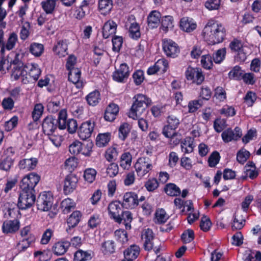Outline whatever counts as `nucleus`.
Instances as JSON below:
<instances>
[{
  "label": "nucleus",
  "mask_w": 261,
  "mask_h": 261,
  "mask_svg": "<svg viewBox=\"0 0 261 261\" xmlns=\"http://www.w3.org/2000/svg\"><path fill=\"white\" fill-rule=\"evenodd\" d=\"M40 180L37 173L31 172L25 175L21 180L20 191L18 197V205L22 209H28L35 203V188Z\"/></svg>",
  "instance_id": "1"
},
{
  "label": "nucleus",
  "mask_w": 261,
  "mask_h": 261,
  "mask_svg": "<svg viewBox=\"0 0 261 261\" xmlns=\"http://www.w3.org/2000/svg\"><path fill=\"white\" fill-rule=\"evenodd\" d=\"M202 35L209 45L222 43L226 38V29L221 23L214 19H210L204 26Z\"/></svg>",
  "instance_id": "2"
},
{
  "label": "nucleus",
  "mask_w": 261,
  "mask_h": 261,
  "mask_svg": "<svg viewBox=\"0 0 261 261\" xmlns=\"http://www.w3.org/2000/svg\"><path fill=\"white\" fill-rule=\"evenodd\" d=\"M135 99L128 116L134 120H137L145 111L146 108L152 103L151 99L143 94H137L134 96Z\"/></svg>",
  "instance_id": "3"
},
{
  "label": "nucleus",
  "mask_w": 261,
  "mask_h": 261,
  "mask_svg": "<svg viewBox=\"0 0 261 261\" xmlns=\"http://www.w3.org/2000/svg\"><path fill=\"white\" fill-rule=\"evenodd\" d=\"M65 115L64 110L60 111L58 118L53 115H48L45 117L41 123L42 132L46 136H49L53 135L57 128L60 129H65L64 122L63 124L61 123V117Z\"/></svg>",
  "instance_id": "4"
},
{
  "label": "nucleus",
  "mask_w": 261,
  "mask_h": 261,
  "mask_svg": "<svg viewBox=\"0 0 261 261\" xmlns=\"http://www.w3.org/2000/svg\"><path fill=\"white\" fill-rule=\"evenodd\" d=\"M228 48L230 52L234 54V59L237 62L244 63L245 61L247 59V54L241 40L234 38L230 42Z\"/></svg>",
  "instance_id": "5"
},
{
  "label": "nucleus",
  "mask_w": 261,
  "mask_h": 261,
  "mask_svg": "<svg viewBox=\"0 0 261 261\" xmlns=\"http://www.w3.org/2000/svg\"><path fill=\"white\" fill-rule=\"evenodd\" d=\"M185 77L188 81L192 84L200 85L205 79V76L202 69L198 67H192L189 66L185 71Z\"/></svg>",
  "instance_id": "6"
},
{
  "label": "nucleus",
  "mask_w": 261,
  "mask_h": 261,
  "mask_svg": "<svg viewBox=\"0 0 261 261\" xmlns=\"http://www.w3.org/2000/svg\"><path fill=\"white\" fill-rule=\"evenodd\" d=\"M53 201L54 197L51 193L43 192L39 195L36 200L37 208L40 211H49L52 207Z\"/></svg>",
  "instance_id": "7"
},
{
  "label": "nucleus",
  "mask_w": 261,
  "mask_h": 261,
  "mask_svg": "<svg viewBox=\"0 0 261 261\" xmlns=\"http://www.w3.org/2000/svg\"><path fill=\"white\" fill-rule=\"evenodd\" d=\"M167 123L162 130L164 136L165 137H171L176 135V129L180 123L179 118L174 115H170L167 118Z\"/></svg>",
  "instance_id": "8"
},
{
  "label": "nucleus",
  "mask_w": 261,
  "mask_h": 261,
  "mask_svg": "<svg viewBox=\"0 0 261 261\" xmlns=\"http://www.w3.org/2000/svg\"><path fill=\"white\" fill-rule=\"evenodd\" d=\"M134 167L138 176L141 177L145 176L152 169V165L151 160L147 156L139 158Z\"/></svg>",
  "instance_id": "9"
},
{
  "label": "nucleus",
  "mask_w": 261,
  "mask_h": 261,
  "mask_svg": "<svg viewBox=\"0 0 261 261\" xmlns=\"http://www.w3.org/2000/svg\"><path fill=\"white\" fill-rule=\"evenodd\" d=\"M162 47L164 54L167 57L175 58L180 53L178 45L171 39H166L163 41Z\"/></svg>",
  "instance_id": "10"
},
{
  "label": "nucleus",
  "mask_w": 261,
  "mask_h": 261,
  "mask_svg": "<svg viewBox=\"0 0 261 261\" xmlns=\"http://www.w3.org/2000/svg\"><path fill=\"white\" fill-rule=\"evenodd\" d=\"M95 123L94 121L89 120L83 122L77 129L79 138L83 140L89 138L93 132Z\"/></svg>",
  "instance_id": "11"
},
{
  "label": "nucleus",
  "mask_w": 261,
  "mask_h": 261,
  "mask_svg": "<svg viewBox=\"0 0 261 261\" xmlns=\"http://www.w3.org/2000/svg\"><path fill=\"white\" fill-rule=\"evenodd\" d=\"M122 203L119 200L111 202L108 207V212L110 218L115 222L121 221L120 215L122 212Z\"/></svg>",
  "instance_id": "12"
},
{
  "label": "nucleus",
  "mask_w": 261,
  "mask_h": 261,
  "mask_svg": "<svg viewBox=\"0 0 261 261\" xmlns=\"http://www.w3.org/2000/svg\"><path fill=\"white\" fill-rule=\"evenodd\" d=\"M79 179L76 174L70 173L67 175L63 181V192L65 195L72 193L76 188Z\"/></svg>",
  "instance_id": "13"
},
{
  "label": "nucleus",
  "mask_w": 261,
  "mask_h": 261,
  "mask_svg": "<svg viewBox=\"0 0 261 261\" xmlns=\"http://www.w3.org/2000/svg\"><path fill=\"white\" fill-rule=\"evenodd\" d=\"M155 235L150 228L144 229L141 233L143 247L145 251H150L153 248Z\"/></svg>",
  "instance_id": "14"
},
{
  "label": "nucleus",
  "mask_w": 261,
  "mask_h": 261,
  "mask_svg": "<svg viewBox=\"0 0 261 261\" xmlns=\"http://www.w3.org/2000/svg\"><path fill=\"white\" fill-rule=\"evenodd\" d=\"M259 170L256 168L255 164L252 161H248L243 168V174L240 177L242 180H246L248 178L253 180L257 177Z\"/></svg>",
  "instance_id": "15"
},
{
  "label": "nucleus",
  "mask_w": 261,
  "mask_h": 261,
  "mask_svg": "<svg viewBox=\"0 0 261 261\" xmlns=\"http://www.w3.org/2000/svg\"><path fill=\"white\" fill-rule=\"evenodd\" d=\"M124 208L134 209L138 205V194L134 192H127L124 194L121 202Z\"/></svg>",
  "instance_id": "16"
},
{
  "label": "nucleus",
  "mask_w": 261,
  "mask_h": 261,
  "mask_svg": "<svg viewBox=\"0 0 261 261\" xmlns=\"http://www.w3.org/2000/svg\"><path fill=\"white\" fill-rule=\"evenodd\" d=\"M129 76V67L125 63L120 64L119 68L113 73V80L118 83H124Z\"/></svg>",
  "instance_id": "17"
},
{
  "label": "nucleus",
  "mask_w": 261,
  "mask_h": 261,
  "mask_svg": "<svg viewBox=\"0 0 261 261\" xmlns=\"http://www.w3.org/2000/svg\"><path fill=\"white\" fill-rule=\"evenodd\" d=\"M82 217V213L80 211H73L67 218L66 223L67 226L66 231L68 233L72 232V230L79 224Z\"/></svg>",
  "instance_id": "18"
},
{
  "label": "nucleus",
  "mask_w": 261,
  "mask_h": 261,
  "mask_svg": "<svg viewBox=\"0 0 261 261\" xmlns=\"http://www.w3.org/2000/svg\"><path fill=\"white\" fill-rule=\"evenodd\" d=\"M119 112V107L118 105L111 102L106 107L103 118L109 122H113L117 118Z\"/></svg>",
  "instance_id": "19"
},
{
  "label": "nucleus",
  "mask_w": 261,
  "mask_h": 261,
  "mask_svg": "<svg viewBox=\"0 0 261 261\" xmlns=\"http://www.w3.org/2000/svg\"><path fill=\"white\" fill-rule=\"evenodd\" d=\"M4 212L5 216L7 217L8 215L9 217L16 219L18 215L19 214V210H25V209L21 208L18 205V202L17 204L13 202H6L3 204Z\"/></svg>",
  "instance_id": "20"
},
{
  "label": "nucleus",
  "mask_w": 261,
  "mask_h": 261,
  "mask_svg": "<svg viewBox=\"0 0 261 261\" xmlns=\"http://www.w3.org/2000/svg\"><path fill=\"white\" fill-rule=\"evenodd\" d=\"M68 81L74 84L78 89L84 87L83 82L81 80V71L78 68L68 70Z\"/></svg>",
  "instance_id": "21"
},
{
  "label": "nucleus",
  "mask_w": 261,
  "mask_h": 261,
  "mask_svg": "<svg viewBox=\"0 0 261 261\" xmlns=\"http://www.w3.org/2000/svg\"><path fill=\"white\" fill-rule=\"evenodd\" d=\"M20 228V222L17 219L6 220L3 222L2 231L4 233H14Z\"/></svg>",
  "instance_id": "22"
},
{
  "label": "nucleus",
  "mask_w": 261,
  "mask_h": 261,
  "mask_svg": "<svg viewBox=\"0 0 261 261\" xmlns=\"http://www.w3.org/2000/svg\"><path fill=\"white\" fill-rule=\"evenodd\" d=\"M36 237L33 234H30L27 238H23L16 244L15 249L18 253L24 252L31 245L35 243Z\"/></svg>",
  "instance_id": "23"
},
{
  "label": "nucleus",
  "mask_w": 261,
  "mask_h": 261,
  "mask_svg": "<svg viewBox=\"0 0 261 261\" xmlns=\"http://www.w3.org/2000/svg\"><path fill=\"white\" fill-rule=\"evenodd\" d=\"M161 13L157 10H152L147 18L148 27L150 29L157 28L161 22Z\"/></svg>",
  "instance_id": "24"
},
{
  "label": "nucleus",
  "mask_w": 261,
  "mask_h": 261,
  "mask_svg": "<svg viewBox=\"0 0 261 261\" xmlns=\"http://www.w3.org/2000/svg\"><path fill=\"white\" fill-rule=\"evenodd\" d=\"M179 27L183 31L190 33L196 29L197 24L193 18L184 17L180 20Z\"/></svg>",
  "instance_id": "25"
},
{
  "label": "nucleus",
  "mask_w": 261,
  "mask_h": 261,
  "mask_svg": "<svg viewBox=\"0 0 261 261\" xmlns=\"http://www.w3.org/2000/svg\"><path fill=\"white\" fill-rule=\"evenodd\" d=\"M140 248L136 245H130L124 251V259L123 261H134L138 257Z\"/></svg>",
  "instance_id": "26"
},
{
  "label": "nucleus",
  "mask_w": 261,
  "mask_h": 261,
  "mask_svg": "<svg viewBox=\"0 0 261 261\" xmlns=\"http://www.w3.org/2000/svg\"><path fill=\"white\" fill-rule=\"evenodd\" d=\"M117 24L112 20H109L106 21L102 27V36L104 38L107 39L110 36L115 34L117 31Z\"/></svg>",
  "instance_id": "27"
},
{
  "label": "nucleus",
  "mask_w": 261,
  "mask_h": 261,
  "mask_svg": "<svg viewBox=\"0 0 261 261\" xmlns=\"http://www.w3.org/2000/svg\"><path fill=\"white\" fill-rule=\"evenodd\" d=\"M25 67L27 71V75L30 76V79L37 81L41 73L39 65L35 63H28L25 65Z\"/></svg>",
  "instance_id": "28"
},
{
  "label": "nucleus",
  "mask_w": 261,
  "mask_h": 261,
  "mask_svg": "<svg viewBox=\"0 0 261 261\" xmlns=\"http://www.w3.org/2000/svg\"><path fill=\"white\" fill-rule=\"evenodd\" d=\"M65 112V115H63L61 117V123L63 124L64 122L65 129L67 128V131L70 134H73L77 130V123L76 120L74 119H67L66 112Z\"/></svg>",
  "instance_id": "29"
},
{
  "label": "nucleus",
  "mask_w": 261,
  "mask_h": 261,
  "mask_svg": "<svg viewBox=\"0 0 261 261\" xmlns=\"http://www.w3.org/2000/svg\"><path fill=\"white\" fill-rule=\"evenodd\" d=\"M37 163L38 160L36 158L24 159L19 161L18 166L21 170L31 171L36 168Z\"/></svg>",
  "instance_id": "30"
},
{
  "label": "nucleus",
  "mask_w": 261,
  "mask_h": 261,
  "mask_svg": "<svg viewBox=\"0 0 261 261\" xmlns=\"http://www.w3.org/2000/svg\"><path fill=\"white\" fill-rule=\"evenodd\" d=\"M89 0H83L80 5L76 8L74 13V17L81 20L84 18L86 15V12L89 9Z\"/></svg>",
  "instance_id": "31"
},
{
  "label": "nucleus",
  "mask_w": 261,
  "mask_h": 261,
  "mask_svg": "<svg viewBox=\"0 0 261 261\" xmlns=\"http://www.w3.org/2000/svg\"><path fill=\"white\" fill-rule=\"evenodd\" d=\"M68 241H61L56 243L53 247V251L57 255L64 254L69 247Z\"/></svg>",
  "instance_id": "32"
},
{
  "label": "nucleus",
  "mask_w": 261,
  "mask_h": 261,
  "mask_svg": "<svg viewBox=\"0 0 261 261\" xmlns=\"http://www.w3.org/2000/svg\"><path fill=\"white\" fill-rule=\"evenodd\" d=\"M121 221L117 222L118 224L123 223L125 225V228L127 230H129L132 228L131 223L133 220V214L129 211H122L120 215Z\"/></svg>",
  "instance_id": "33"
},
{
  "label": "nucleus",
  "mask_w": 261,
  "mask_h": 261,
  "mask_svg": "<svg viewBox=\"0 0 261 261\" xmlns=\"http://www.w3.org/2000/svg\"><path fill=\"white\" fill-rule=\"evenodd\" d=\"M67 49L68 46L66 42L61 40L54 46L53 50L59 57H64L68 54Z\"/></svg>",
  "instance_id": "34"
},
{
  "label": "nucleus",
  "mask_w": 261,
  "mask_h": 261,
  "mask_svg": "<svg viewBox=\"0 0 261 261\" xmlns=\"http://www.w3.org/2000/svg\"><path fill=\"white\" fill-rule=\"evenodd\" d=\"M181 148L185 153H190L193 151L194 145V139L190 136L186 137L181 141Z\"/></svg>",
  "instance_id": "35"
},
{
  "label": "nucleus",
  "mask_w": 261,
  "mask_h": 261,
  "mask_svg": "<svg viewBox=\"0 0 261 261\" xmlns=\"http://www.w3.org/2000/svg\"><path fill=\"white\" fill-rule=\"evenodd\" d=\"M85 98L89 106H96L101 100L100 93L98 90H95L90 92Z\"/></svg>",
  "instance_id": "36"
},
{
  "label": "nucleus",
  "mask_w": 261,
  "mask_h": 261,
  "mask_svg": "<svg viewBox=\"0 0 261 261\" xmlns=\"http://www.w3.org/2000/svg\"><path fill=\"white\" fill-rule=\"evenodd\" d=\"M164 191L167 195L172 197H176L181 194V190L179 187L175 184L172 182L167 184L165 186Z\"/></svg>",
  "instance_id": "37"
},
{
  "label": "nucleus",
  "mask_w": 261,
  "mask_h": 261,
  "mask_svg": "<svg viewBox=\"0 0 261 261\" xmlns=\"http://www.w3.org/2000/svg\"><path fill=\"white\" fill-rule=\"evenodd\" d=\"M129 37L135 40H138L141 37L140 26L137 22L130 23L128 28Z\"/></svg>",
  "instance_id": "38"
},
{
  "label": "nucleus",
  "mask_w": 261,
  "mask_h": 261,
  "mask_svg": "<svg viewBox=\"0 0 261 261\" xmlns=\"http://www.w3.org/2000/svg\"><path fill=\"white\" fill-rule=\"evenodd\" d=\"M111 139V133H101L97 135L96 138V145L98 147L106 146Z\"/></svg>",
  "instance_id": "39"
},
{
  "label": "nucleus",
  "mask_w": 261,
  "mask_h": 261,
  "mask_svg": "<svg viewBox=\"0 0 261 261\" xmlns=\"http://www.w3.org/2000/svg\"><path fill=\"white\" fill-rule=\"evenodd\" d=\"M161 28L162 30L167 32L169 29H172L174 27V19L171 15L164 16L161 18Z\"/></svg>",
  "instance_id": "40"
},
{
  "label": "nucleus",
  "mask_w": 261,
  "mask_h": 261,
  "mask_svg": "<svg viewBox=\"0 0 261 261\" xmlns=\"http://www.w3.org/2000/svg\"><path fill=\"white\" fill-rule=\"evenodd\" d=\"M76 204L73 200L67 198L64 199L61 203L60 208L64 214L70 213L75 207Z\"/></svg>",
  "instance_id": "41"
},
{
  "label": "nucleus",
  "mask_w": 261,
  "mask_h": 261,
  "mask_svg": "<svg viewBox=\"0 0 261 261\" xmlns=\"http://www.w3.org/2000/svg\"><path fill=\"white\" fill-rule=\"evenodd\" d=\"M92 258L91 253L89 251L79 249L74 254L73 261H90Z\"/></svg>",
  "instance_id": "42"
},
{
  "label": "nucleus",
  "mask_w": 261,
  "mask_h": 261,
  "mask_svg": "<svg viewBox=\"0 0 261 261\" xmlns=\"http://www.w3.org/2000/svg\"><path fill=\"white\" fill-rule=\"evenodd\" d=\"M27 75V71L25 66L13 67L11 73V78L17 81L20 77H23Z\"/></svg>",
  "instance_id": "43"
},
{
  "label": "nucleus",
  "mask_w": 261,
  "mask_h": 261,
  "mask_svg": "<svg viewBox=\"0 0 261 261\" xmlns=\"http://www.w3.org/2000/svg\"><path fill=\"white\" fill-rule=\"evenodd\" d=\"M132 155L129 152H125L122 154L120 160V166L124 170L128 169L131 166Z\"/></svg>",
  "instance_id": "44"
},
{
  "label": "nucleus",
  "mask_w": 261,
  "mask_h": 261,
  "mask_svg": "<svg viewBox=\"0 0 261 261\" xmlns=\"http://www.w3.org/2000/svg\"><path fill=\"white\" fill-rule=\"evenodd\" d=\"M12 158L4 157L0 159V170L9 172L14 165Z\"/></svg>",
  "instance_id": "45"
},
{
  "label": "nucleus",
  "mask_w": 261,
  "mask_h": 261,
  "mask_svg": "<svg viewBox=\"0 0 261 261\" xmlns=\"http://www.w3.org/2000/svg\"><path fill=\"white\" fill-rule=\"evenodd\" d=\"M98 8L101 14L109 13L113 8L112 0H98Z\"/></svg>",
  "instance_id": "46"
},
{
  "label": "nucleus",
  "mask_w": 261,
  "mask_h": 261,
  "mask_svg": "<svg viewBox=\"0 0 261 261\" xmlns=\"http://www.w3.org/2000/svg\"><path fill=\"white\" fill-rule=\"evenodd\" d=\"M101 250L103 254L106 255L114 253L115 251V242L112 240L105 241L102 244Z\"/></svg>",
  "instance_id": "47"
},
{
  "label": "nucleus",
  "mask_w": 261,
  "mask_h": 261,
  "mask_svg": "<svg viewBox=\"0 0 261 261\" xmlns=\"http://www.w3.org/2000/svg\"><path fill=\"white\" fill-rule=\"evenodd\" d=\"M56 0H46L42 1L40 5L46 14H52L55 9Z\"/></svg>",
  "instance_id": "48"
},
{
  "label": "nucleus",
  "mask_w": 261,
  "mask_h": 261,
  "mask_svg": "<svg viewBox=\"0 0 261 261\" xmlns=\"http://www.w3.org/2000/svg\"><path fill=\"white\" fill-rule=\"evenodd\" d=\"M155 217L153 219L156 224H162L165 223L168 219L165 211L163 208L156 210L155 213Z\"/></svg>",
  "instance_id": "49"
},
{
  "label": "nucleus",
  "mask_w": 261,
  "mask_h": 261,
  "mask_svg": "<svg viewBox=\"0 0 261 261\" xmlns=\"http://www.w3.org/2000/svg\"><path fill=\"white\" fill-rule=\"evenodd\" d=\"M44 106L41 103L35 105L32 112V117L35 122H38L44 112Z\"/></svg>",
  "instance_id": "50"
},
{
  "label": "nucleus",
  "mask_w": 261,
  "mask_h": 261,
  "mask_svg": "<svg viewBox=\"0 0 261 261\" xmlns=\"http://www.w3.org/2000/svg\"><path fill=\"white\" fill-rule=\"evenodd\" d=\"M226 48L225 47L218 49L213 54V60L216 64H221L225 59Z\"/></svg>",
  "instance_id": "51"
},
{
  "label": "nucleus",
  "mask_w": 261,
  "mask_h": 261,
  "mask_svg": "<svg viewBox=\"0 0 261 261\" xmlns=\"http://www.w3.org/2000/svg\"><path fill=\"white\" fill-rule=\"evenodd\" d=\"M114 237L115 240L122 244L127 242L128 234L126 231L123 229H118L114 232Z\"/></svg>",
  "instance_id": "52"
},
{
  "label": "nucleus",
  "mask_w": 261,
  "mask_h": 261,
  "mask_svg": "<svg viewBox=\"0 0 261 261\" xmlns=\"http://www.w3.org/2000/svg\"><path fill=\"white\" fill-rule=\"evenodd\" d=\"M44 46L39 43L33 42L29 47L30 52L35 57H40L44 51Z\"/></svg>",
  "instance_id": "53"
},
{
  "label": "nucleus",
  "mask_w": 261,
  "mask_h": 261,
  "mask_svg": "<svg viewBox=\"0 0 261 261\" xmlns=\"http://www.w3.org/2000/svg\"><path fill=\"white\" fill-rule=\"evenodd\" d=\"M129 126V124L126 122L120 125L118 129V137L121 140L124 141L127 137L130 132Z\"/></svg>",
  "instance_id": "54"
},
{
  "label": "nucleus",
  "mask_w": 261,
  "mask_h": 261,
  "mask_svg": "<svg viewBox=\"0 0 261 261\" xmlns=\"http://www.w3.org/2000/svg\"><path fill=\"white\" fill-rule=\"evenodd\" d=\"M101 223L100 215L97 214H94L90 216L88 220L87 224L90 229L97 228Z\"/></svg>",
  "instance_id": "55"
},
{
  "label": "nucleus",
  "mask_w": 261,
  "mask_h": 261,
  "mask_svg": "<svg viewBox=\"0 0 261 261\" xmlns=\"http://www.w3.org/2000/svg\"><path fill=\"white\" fill-rule=\"evenodd\" d=\"M243 73L241 67L236 65L229 72L228 76L230 79L240 80L242 79Z\"/></svg>",
  "instance_id": "56"
},
{
  "label": "nucleus",
  "mask_w": 261,
  "mask_h": 261,
  "mask_svg": "<svg viewBox=\"0 0 261 261\" xmlns=\"http://www.w3.org/2000/svg\"><path fill=\"white\" fill-rule=\"evenodd\" d=\"M200 62L202 67L205 69H211L213 68V57L210 54L202 56Z\"/></svg>",
  "instance_id": "57"
},
{
  "label": "nucleus",
  "mask_w": 261,
  "mask_h": 261,
  "mask_svg": "<svg viewBox=\"0 0 261 261\" xmlns=\"http://www.w3.org/2000/svg\"><path fill=\"white\" fill-rule=\"evenodd\" d=\"M144 187L148 192H153L159 187V182L156 178H149L144 184Z\"/></svg>",
  "instance_id": "58"
},
{
  "label": "nucleus",
  "mask_w": 261,
  "mask_h": 261,
  "mask_svg": "<svg viewBox=\"0 0 261 261\" xmlns=\"http://www.w3.org/2000/svg\"><path fill=\"white\" fill-rule=\"evenodd\" d=\"M97 171L93 168L86 169L84 173V178L89 183H92L95 179Z\"/></svg>",
  "instance_id": "59"
},
{
  "label": "nucleus",
  "mask_w": 261,
  "mask_h": 261,
  "mask_svg": "<svg viewBox=\"0 0 261 261\" xmlns=\"http://www.w3.org/2000/svg\"><path fill=\"white\" fill-rule=\"evenodd\" d=\"M220 155L217 151H213L208 158V164L209 167L213 168L215 167L219 163L220 160Z\"/></svg>",
  "instance_id": "60"
},
{
  "label": "nucleus",
  "mask_w": 261,
  "mask_h": 261,
  "mask_svg": "<svg viewBox=\"0 0 261 261\" xmlns=\"http://www.w3.org/2000/svg\"><path fill=\"white\" fill-rule=\"evenodd\" d=\"M214 97L219 102H223L226 99V93L224 88L218 86L215 89Z\"/></svg>",
  "instance_id": "61"
},
{
  "label": "nucleus",
  "mask_w": 261,
  "mask_h": 261,
  "mask_svg": "<svg viewBox=\"0 0 261 261\" xmlns=\"http://www.w3.org/2000/svg\"><path fill=\"white\" fill-rule=\"evenodd\" d=\"M18 118L17 116H13L9 120L5 122L4 127L5 130L7 132H10L18 124Z\"/></svg>",
  "instance_id": "62"
},
{
  "label": "nucleus",
  "mask_w": 261,
  "mask_h": 261,
  "mask_svg": "<svg viewBox=\"0 0 261 261\" xmlns=\"http://www.w3.org/2000/svg\"><path fill=\"white\" fill-rule=\"evenodd\" d=\"M112 42L113 44L112 49L114 52L119 53L122 47L123 39L122 36H114Z\"/></svg>",
  "instance_id": "63"
},
{
  "label": "nucleus",
  "mask_w": 261,
  "mask_h": 261,
  "mask_svg": "<svg viewBox=\"0 0 261 261\" xmlns=\"http://www.w3.org/2000/svg\"><path fill=\"white\" fill-rule=\"evenodd\" d=\"M194 232L192 229H188L183 232L181 235V240L184 243L191 242L194 239Z\"/></svg>",
  "instance_id": "64"
}]
</instances>
